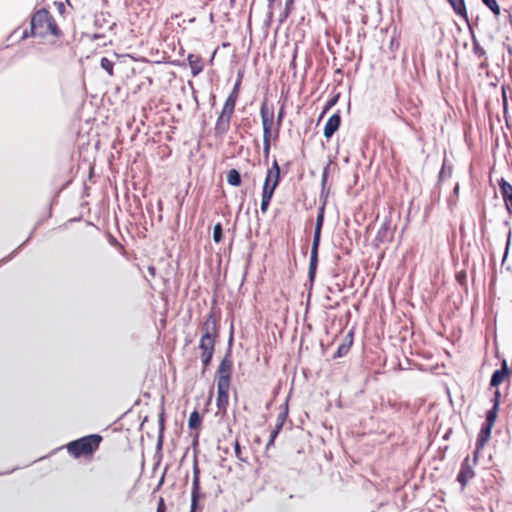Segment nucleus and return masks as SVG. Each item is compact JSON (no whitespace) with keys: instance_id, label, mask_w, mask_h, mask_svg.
Here are the masks:
<instances>
[{"instance_id":"f257e3e1","label":"nucleus","mask_w":512,"mask_h":512,"mask_svg":"<svg viewBox=\"0 0 512 512\" xmlns=\"http://www.w3.org/2000/svg\"><path fill=\"white\" fill-rule=\"evenodd\" d=\"M31 35L34 37L53 36L59 38L62 31L58 27L53 15L46 9L36 11L31 17Z\"/></svg>"},{"instance_id":"f03ea898","label":"nucleus","mask_w":512,"mask_h":512,"mask_svg":"<svg viewBox=\"0 0 512 512\" xmlns=\"http://www.w3.org/2000/svg\"><path fill=\"white\" fill-rule=\"evenodd\" d=\"M103 437L99 434H90L73 440L66 445L67 452L75 459H91L99 450Z\"/></svg>"},{"instance_id":"7ed1b4c3","label":"nucleus","mask_w":512,"mask_h":512,"mask_svg":"<svg viewBox=\"0 0 512 512\" xmlns=\"http://www.w3.org/2000/svg\"><path fill=\"white\" fill-rule=\"evenodd\" d=\"M280 179V166L277 160H273L271 167L267 170L262 187L260 209L263 214L268 211L271 199L279 185Z\"/></svg>"},{"instance_id":"20e7f679","label":"nucleus","mask_w":512,"mask_h":512,"mask_svg":"<svg viewBox=\"0 0 512 512\" xmlns=\"http://www.w3.org/2000/svg\"><path fill=\"white\" fill-rule=\"evenodd\" d=\"M260 117L263 127V154L265 158H268L271 142L274 140L276 124L273 107H270L266 100L260 106Z\"/></svg>"},{"instance_id":"39448f33","label":"nucleus","mask_w":512,"mask_h":512,"mask_svg":"<svg viewBox=\"0 0 512 512\" xmlns=\"http://www.w3.org/2000/svg\"><path fill=\"white\" fill-rule=\"evenodd\" d=\"M238 98L239 97L234 94H229L227 99L225 100L222 111L215 123L214 129L217 135H224L229 131L231 125V118L234 114Z\"/></svg>"},{"instance_id":"423d86ee","label":"nucleus","mask_w":512,"mask_h":512,"mask_svg":"<svg viewBox=\"0 0 512 512\" xmlns=\"http://www.w3.org/2000/svg\"><path fill=\"white\" fill-rule=\"evenodd\" d=\"M202 337L218 340L220 331V315L214 308L210 310L202 324Z\"/></svg>"},{"instance_id":"0eeeda50","label":"nucleus","mask_w":512,"mask_h":512,"mask_svg":"<svg viewBox=\"0 0 512 512\" xmlns=\"http://www.w3.org/2000/svg\"><path fill=\"white\" fill-rule=\"evenodd\" d=\"M216 343V339L202 336L200 337L198 349L200 351V358L203 364V370H206L208 366L211 364Z\"/></svg>"},{"instance_id":"6e6552de","label":"nucleus","mask_w":512,"mask_h":512,"mask_svg":"<svg viewBox=\"0 0 512 512\" xmlns=\"http://www.w3.org/2000/svg\"><path fill=\"white\" fill-rule=\"evenodd\" d=\"M233 371V361L227 353L221 360L216 371V384H230Z\"/></svg>"},{"instance_id":"1a4fd4ad","label":"nucleus","mask_w":512,"mask_h":512,"mask_svg":"<svg viewBox=\"0 0 512 512\" xmlns=\"http://www.w3.org/2000/svg\"><path fill=\"white\" fill-rule=\"evenodd\" d=\"M512 377V369L508 366L507 360L502 361L501 368L495 370L491 376L490 385L498 387L504 382H510Z\"/></svg>"},{"instance_id":"9d476101","label":"nucleus","mask_w":512,"mask_h":512,"mask_svg":"<svg viewBox=\"0 0 512 512\" xmlns=\"http://www.w3.org/2000/svg\"><path fill=\"white\" fill-rule=\"evenodd\" d=\"M475 471L473 470V467L471 465L470 456L467 455L462 464L460 471L457 475V481L461 484L462 490L466 487L467 483L474 478Z\"/></svg>"},{"instance_id":"9b49d317","label":"nucleus","mask_w":512,"mask_h":512,"mask_svg":"<svg viewBox=\"0 0 512 512\" xmlns=\"http://www.w3.org/2000/svg\"><path fill=\"white\" fill-rule=\"evenodd\" d=\"M200 497V470L197 465H194L190 512H196Z\"/></svg>"},{"instance_id":"f8f14e48","label":"nucleus","mask_w":512,"mask_h":512,"mask_svg":"<svg viewBox=\"0 0 512 512\" xmlns=\"http://www.w3.org/2000/svg\"><path fill=\"white\" fill-rule=\"evenodd\" d=\"M492 428L493 427H491V426L482 424V427H481V429L477 435V439H476V451L474 453V460H473L474 463L477 462L479 451L481 449H483L485 447V445L488 443V441L490 440Z\"/></svg>"},{"instance_id":"ddd939ff","label":"nucleus","mask_w":512,"mask_h":512,"mask_svg":"<svg viewBox=\"0 0 512 512\" xmlns=\"http://www.w3.org/2000/svg\"><path fill=\"white\" fill-rule=\"evenodd\" d=\"M217 385V398L216 405L219 411L225 412L229 405V391L230 384H216Z\"/></svg>"},{"instance_id":"4468645a","label":"nucleus","mask_w":512,"mask_h":512,"mask_svg":"<svg viewBox=\"0 0 512 512\" xmlns=\"http://www.w3.org/2000/svg\"><path fill=\"white\" fill-rule=\"evenodd\" d=\"M341 124L340 111L338 110L332 116L329 117L325 124L323 134L326 139H330L333 134L339 129Z\"/></svg>"},{"instance_id":"2eb2a0df","label":"nucleus","mask_w":512,"mask_h":512,"mask_svg":"<svg viewBox=\"0 0 512 512\" xmlns=\"http://www.w3.org/2000/svg\"><path fill=\"white\" fill-rule=\"evenodd\" d=\"M324 218H325V203H323L321 205V207L318 209V214H317V218H316L315 231H314V236H313V242L312 243L320 244V239H321V233H322V227H323V223H324Z\"/></svg>"},{"instance_id":"dca6fc26","label":"nucleus","mask_w":512,"mask_h":512,"mask_svg":"<svg viewBox=\"0 0 512 512\" xmlns=\"http://www.w3.org/2000/svg\"><path fill=\"white\" fill-rule=\"evenodd\" d=\"M187 61L193 76H197L203 71L204 61L200 55L190 53L187 57Z\"/></svg>"},{"instance_id":"f3484780","label":"nucleus","mask_w":512,"mask_h":512,"mask_svg":"<svg viewBox=\"0 0 512 512\" xmlns=\"http://www.w3.org/2000/svg\"><path fill=\"white\" fill-rule=\"evenodd\" d=\"M287 415H288V408L286 407L284 409L283 412H281L278 417H277V424H276V427L275 429L272 431L271 435H270V439L266 445V448L269 449L271 446H273L274 444V441L277 437V435L279 434V432L281 431L282 427H283V424L287 418Z\"/></svg>"},{"instance_id":"a211bd4d","label":"nucleus","mask_w":512,"mask_h":512,"mask_svg":"<svg viewBox=\"0 0 512 512\" xmlns=\"http://www.w3.org/2000/svg\"><path fill=\"white\" fill-rule=\"evenodd\" d=\"M392 238H393V233L391 232L390 224H389V222H384L381 225V227L379 228V230L375 236V241L377 243H384L387 241H391Z\"/></svg>"},{"instance_id":"6ab92c4d","label":"nucleus","mask_w":512,"mask_h":512,"mask_svg":"<svg viewBox=\"0 0 512 512\" xmlns=\"http://www.w3.org/2000/svg\"><path fill=\"white\" fill-rule=\"evenodd\" d=\"M447 2L451 5L455 14L466 21L468 20V12L465 0H447Z\"/></svg>"},{"instance_id":"aec40b11","label":"nucleus","mask_w":512,"mask_h":512,"mask_svg":"<svg viewBox=\"0 0 512 512\" xmlns=\"http://www.w3.org/2000/svg\"><path fill=\"white\" fill-rule=\"evenodd\" d=\"M319 245L317 243H312L311 254H310V263H309V275L312 278L315 274L317 264H318V249Z\"/></svg>"},{"instance_id":"412c9836","label":"nucleus","mask_w":512,"mask_h":512,"mask_svg":"<svg viewBox=\"0 0 512 512\" xmlns=\"http://www.w3.org/2000/svg\"><path fill=\"white\" fill-rule=\"evenodd\" d=\"M226 179L229 185L238 187L241 185V175L238 170L230 169L227 172Z\"/></svg>"},{"instance_id":"4be33fe9","label":"nucleus","mask_w":512,"mask_h":512,"mask_svg":"<svg viewBox=\"0 0 512 512\" xmlns=\"http://www.w3.org/2000/svg\"><path fill=\"white\" fill-rule=\"evenodd\" d=\"M499 187L504 201L512 197V185L509 182L501 179Z\"/></svg>"},{"instance_id":"5701e85b","label":"nucleus","mask_w":512,"mask_h":512,"mask_svg":"<svg viewBox=\"0 0 512 512\" xmlns=\"http://www.w3.org/2000/svg\"><path fill=\"white\" fill-rule=\"evenodd\" d=\"M498 412L499 408L497 407H492L490 410H488L483 424L494 427V424L498 416Z\"/></svg>"},{"instance_id":"b1692460","label":"nucleus","mask_w":512,"mask_h":512,"mask_svg":"<svg viewBox=\"0 0 512 512\" xmlns=\"http://www.w3.org/2000/svg\"><path fill=\"white\" fill-rule=\"evenodd\" d=\"M201 416L197 410H194L188 419V426L190 429H197L201 425Z\"/></svg>"},{"instance_id":"393cba45","label":"nucleus","mask_w":512,"mask_h":512,"mask_svg":"<svg viewBox=\"0 0 512 512\" xmlns=\"http://www.w3.org/2000/svg\"><path fill=\"white\" fill-rule=\"evenodd\" d=\"M284 115H285V110H284V105H283L277 114L274 140H277L279 137V132H280V128H281V125H282V122L284 119Z\"/></svg>"},{"instance_id":"a878e982","label":"nucleus","mask_w":512,"mask_h":512,"mask_svg":"<svg viewBox=\"0 0 512 512\" xmlns=\"http://www.w3.org/2000/svg\"><path fill=\"white\" fill-rule=\"evenodd\" d=\"M234 451L236 458L243 463H248V457L247 455H244L242 448L240 446L239 441L236 439L234 442Z\"/></svg>"},{"instance_id":"bb28decb","label":"nucleus","mask_w":512,"mask_h":512,"mask_svg":"<svg viewBox=\"0 0 512 512\" xmlns=\"http://www.w3.org/2000/svg\"><path fill=\"white\" fill-rule=\"evenodd\" d=\"M101 67L109 74V76H113L114 74V62L110 59L103 57L100 61Z\"/></svg>"},{"instance_id":"cd10ccee","label":"nucleus","mask_w":512,"mask_h":512,"mask_svg":"<svg viewBox=\"0 0 512 512\" xmlns=\"http://www.w3.org/2000/svg\"><path fill=\"white\" fill-rule=\"evenodd\" d=\"M213 240L220 243L223 240V228L221 223H216L213 227Z\"/></svg>"},{"instance_id":"c85d7f7f","label":"nucleus","mask_w":512,"mask_h":512,"mask_svg":"<svg viewBox=\"0 0 512 512\" xmlns=\"http://www.w3.org/2000/svg\"><path fill=\"white\" fill-rule=\"evenodd\" d=\"M351 345H352V340H350L348 343H342L341 345H339V347L334 355V358L342 357V356L346 355L349 352Z\"/></svg>"},{"instance_id":"c756f323","label":"nucleus","mask_w":512,"mask_h":512,"mask_svg":"<svg viewBox=\"0 0 512 512\" xmlns=\"http://www.w3.org/2000/svg\"><path fill=\"white\" fill-rule=\"evenodd\" d=\"M482 2L489 7L496 17L500 15V7L496 0H482Z\"/></svg>"},{"instance_id":"7c9ffc66","label":"nucleus","mask_w":512,"mask_h":512,"mask_svg":"<svg viewBox=\"0 0 512 512\" xmlns=\"http://www.w3.org/2000/svg\"><path fill=\"white\" fill-rule=\"evenodd\" d=\"M339 94L334 95L326 104L324 107L323 112L320 115V119L323 117L325 113H327L336 103L338 102Z\"/></svg>"},{"instance_id":"2f4dec72","label":"nucleus","mask_w":512,"mask_h":512,"mask_svg":"<svg viewBox=\"0 0 512 512\" xmlns=\"http://www.w3.org/2000/svg\"><path fill=\"white\" fill-rule=\"evenodd\" d=\"M240 87H241V76L238 78V80L236 81L232 91L230 92V94H234L236 96L239 97V94H240Z\"/></svg>"},{"instance_id":"473e14b6","label":"nucleus","mask_w":512,"mask_h":512,"mask_svg":"<svg viewBox=\"0 0 512 512\" xmlns=\"http://www.w3.org/2000/svg\"><path fill=\"white\" fill-rule=\"evenodd\" d=\"M500 397H501V393H500V391L497 389V390L494 392V396H493V399H492L493 407H497V408H499V405H500Z\"/></svg>"},{"instance_id":"72a5a7b5","label":"nucleus","mask_w":512,"mask_h":512,"mask_svg":"<svg viewBox=\"0 0 512 512\" xmlns=\"http://www.w3.org/2000/svg\"><path fill=\"white\" fill-rule=\"evenodd\" d=\"M156 512H166L165 501L162 497L159 498Z\"/></svg>"},{"instance_id":"f704fd0d","label":"nucleus","mask_w":512,"mask_h":512,"mask_svg":"<svg viewBox=\"0 0 512 512\" xmlns=\"http://www.w3.org/2000/svg\"><path fill=\"white\" fill-rule=\"evenodd\" d=\"M456 278L460 284H463L465 282L466 275L464 272H460L456 275Z\"/></svg>"},{"instance_id":"c9c22d12","label":"nucleus","mask_w":512,"mask_h":512,"mask_svg":"<svg viewBox=\"0 0 512 512\" xmlns=\"http://www.w3.org/2000/svg\"><path fill=\"white\" fill-rule=\"evenodd\" d=\"M505 202L506 208L510 214H512V197L507 199Z\"/></svg>"},{"instance_id":"e433bc0d","label":"nucleus","mask_w":512,"mask_h":512,"mask_svg":"<svg viewBox=\"0 0 512 512\" xmlns=\"http://www.w3.org/2000/svg\"><path fill=\"white\" fill-rule=\"evenodd\" d=\"M148 271L152 277H155L156 275V268L154 266H149Z\"/></svg>"},{"instance_id":"4c0bfd02","label":"nucleus","mask_w":512,"mask_h":512,"mask_svg":"<svg viewBox=\"0 0 512 512\" xmlns=\"http://www.w3.org/2000/svg\"><path fill=\"white\" fill-rule=\"evenodd\" d=\"M326 178H327V174L326 172L323 174V177H322V181L325 182L326 181Z\"/></svg>"},{"instance_id":"58836bf2","label":"nucleus","mask_w":512,"mask_h":512,"mask_svg":"<svg viewBox=\"0 0 512 512\" xmlns=\"http://www.w3.org/2000/svg\"><path fill=\"white\" fill-rule=\"evenodd\" d=\"M458 190H459V185L457 184V185L455 186V188H454V192H455V193H458Z\"/></svg>"},{"instance_id":"ea45409f","label":"nucleus","mask_w":512,"mask_h":512,"mask_svg":"<svg viewBox=\"0 0 512 512\" xmlns=\"http://www.w3.org/2000/svg\"><path fill=\"white\" fill-rule=\"evenodd\" d=\"M216 52H217V50H215V51L213 52V55H212V58H211V62L213 61L214 56L216 55Z\"/></svg>"},{"instance_id":"a19ab883","label":"nucleus","mask_w":512,"mask_h":512,"mask_svg":"<svg viewBox=\"0 0 512 512\" xmlns=\"http://www.w3.org/2000/svg\"><path fill=\"white\" fill-rule=\"evenodd\" d=\"M268 2H269V6H271V4H272L273 2H275V0H268Z\"/></svg>"},{"instance_id":"79ce46f5","label":"nucleus","mask_w":512,"mask_h":512,"mask_svg":"<svg viewBox=\"0 0 512 512\" xmlns=\"http://www.w3.org/2000/svg\"><path fill=\"white\" fill-rule=\"evenodd\" d=\"M292 2H293V0H288V1H287L286 6L288 7V5H289L290 3H292Z\"/></svg>"}]
</instances>
